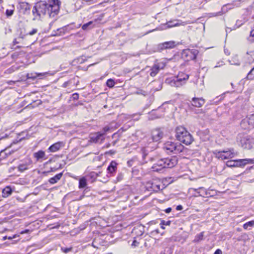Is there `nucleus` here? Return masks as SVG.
<instances>
[{
    "label": "nucleus",
    "mask_w": 254,
    "mask_h": 254,
    "mask_svg": "<svg viewBox=\"0 0 254 254\" xmlns=\"http://www.w3.org/2000/svg\"><path fill=\"white\" fill-rule=\"evenodd\" d=\"M18 236L17 235H14L12 237H10H10H7V239H8V240H12V239L16 238Z\"/></svg>",
    "instance_id": "44"
},
{
    "label": "nucleus",
    "mask_w": 254,
    "mask_h": 254,
    "mask_svg": "<svg viewBox=\"0 0 254 254\" xmlns=\"http://www.w3.org/2000/svg\"><path fill=\"white\" fill-rule=\"evenodd\" d=\"M161 225H169L170 224V221H167L165 222V221H162L161 223L160 224Z\"/></svg>",
    "instance_id": "42"
},
{
    "label": "nucleus",
    "mask_w": 254,
    "mask_h": 254,
    "mask_svg": "<svg viewBox=\"0 0 254 254\" xmlns=\"http://www.w3.org/2000/svg\"><path fill=\"white\" fill-rule=\"evenodd\" d=\"M103 135L104 133H102L101 132H96L94 134L92 135L90 137V140L94 143H97L99 141L102 142L104 139Z\"/></svg>",
    "instance_id": "16"
},
{
    "label": "nucleus",
    "mask_w": 254,
    "mask_h": 254,
    "mask_svg": "<svg viewBox=\"0 0 254 254\" xmlns=\"http://www.w3.org/2000/svg\"><path fill=\"white\" fill-rule=\"evenodd\" d=\"M117 163L115 161H112L107 168L108 173H113L116 171Z\"/></svg>",
    "instance_id": "21"
},
{
    "label": "nucleus",
    "mask_w": 254,
    "mask_h": 254,
    "mask_svg": "<svg viewBox=\"0 0 254 254\" xmlns=\"http://www.w3.org/2000/svg\"><path fill=\"white\" fill-rule=\"evenodd\" d=\"M176 42L174 41H170L168 42H165L159 45V48L161 50H164L167 49H172L176 46Z\"/></svg>",
    "instance_id": "15"
},
{
    "label": "nucleus",
    "mask_w": 254,
    "mask_h": 254,
    "mask_svg": "<svg viewBox=\"0 0 254 254\" xmlns=\"http://www.w3.org/2000/svg\"><path fill=\"white\" fill-rule=\"evenodd\" d=\"M178 158L176 156H172L170 158H165V168H172L175 166L178 163Z\"/></svg>",
    "instance_id": "10"
},
{
    "label": "nucleus",
    "mask_w": 254,
    "mask_h": 254,
    "mask_svg": "<svg viewBox=\"0 0 254 254\" xmlns=\"http://www.w3.org/2000/svg\"><path fill=\"white\" fill-rule=\"evenodd\" d=\"M72 97L73 100H76L79 98V95L78 93H75L72 94Z\"/></svg>",
    "instance_id": "37"
},
{
    "label": "nucleus",
    "mask_w": 254,
    "mask_h": 254,
    "mask_svg": "<svg viewBox=\"0 0 254 254\" xmlns=\"http://www.w3.org/2000/svg\"><path fill=\"white\" fill-rule=\"evenodd\" d=\"M203 234L204 232H202L199 233V234L195 236V239L193 240V242L197 243L200 242V241H202L203 239Z\"/></svg>",
    "instance_id": "29"
},
{
    "label": "nucleus",
    "mask_w": 254,
    "mask_h": 254,
    "mask_svg": "<svg viewBox=\"0 0 254 254\" xmlns=\"http://www.w3.org/2000/svg\"><path fill=\"white\" fill-rule=\"evenodd\" d=\"M38 30L37 29H33L31 31L29 32L28 34L30 35H33L37 32Z\"/></svg>",
    "instance_id": "38"
},
{
    "label": "nucleus",
    "mask_w": 254,
    "mask_h": 254,
    "mask_svg": "<svg viewBox=\"0 0 254 254\" xmlns=\"http://www.w3.org/2000/svg\"><path fill=\"white\" fill-rule=\"evenodd\" d=\"M248 55H250L251 56L254 57H253V60L254 61V52H250L247 53Z\"/></svg>",
    "instance_id": "50"
},
{
    "label": "nucleus",
    "mask_w": 254,
    "mask_h": 254,
    "mask_svg": "<svg viewBox=\"0 0 254 254\" xmlns=\"http://www.w3.org/2000/svg\"><path fill=\"white\" fill-rule=\"evenodd\" d=\"M205 103V100L203 98H198L194 97L192 99V105L196 107H201Z\"/></svg>",
    "instance_id": "19"
},
{
    "label": "nucleus",
    "mask_w": 254,
    "mask_h": 254,
    "mask_svg": "<svg viewBox=\"0 0 254 254\" xmlns=\"http://www.w3.org/2000/svg\"><path fill=\"white\" fill-rule=\"evenodd\" d=\"M87 186V180L85 177H83L79 180V188L83 189Z\"/></svg>",
    "instance_id": "27"
},
{
    "label": "nucleus",
    "mask_w": 254,
    "mask_h": 254,
    "mask_svg": "<svg viewBox=\"0 0 254 254\" xmlns=\"http://www.w3.org/2000/svg\"><path fill=\"white\" fill-rule=\"evenodd\" d=\"M240 141L245 148L250 149L254 146V139L249 135L245 136Z\"/></svg>",
    "instance_id": "9"
},
{
    "label": "nucleus",
    "mask_w": 254,
    "mask_h": 254,
    "mask_svg": "<svg viewBox=\"0 0 254 254\" xmlns=\"http://www.w3.org/2000/svg\"><path fill=\"white\" fill-rule=\"evenodd\" d=\"M29 230L28 229H26L24 231H22L20 232V234H25V233H28L29 232Z\"/></svg>",
    "instance_id": "51"
},
{
    "label": "nucleus",
    "mask_w": 254,
    "mask_h": 254,
    "mask_svg": "<svg viewBox=\"0 0 254 254\" xmlns=\"http://www.w3.org/2000/svg\"><path fill=\"white\" fill-rule=\"evenodd\" d=\"M254 220L249 221L243 225V228L245 229H248L249 227H254Z\"/></svg>",
    "instance_id": "30"
},
{
    "label": "nucleus",
    "mask_w": 254,
    "mask_h": 254,
    "mask_svg": "<svg viewBox=\"0 0 254 254\" xmlns=\"http://www.w3.org/2000/svg\"><path fill=\"white\" fill-rule=\"evenodd\" d=\"M116 141L114 142V145L116 143Z\"/></svg>",
    "instance_id": "61"
},
{
    "label": "nucleus",
    "mask_w": 254,
    "mask_h": 254,
    "mask_svg": "<svg viewBox=\"0 0 254 254\" xmlns=\"http://www.w3.org/2000/svg\"><path fill=\"white\" fill-rule=\"evenodd\" d=\"M12 193V190L9 187H6L3 189L2 191V196L3 197H7Z\"/></svg>",
    "instance_id": "24"
},
{
    "label": "nucleus",
    "mask_w": 254,
    "mask_h": 254,
    "mask_svg": "<svg viewBox=\"0 0 254 254\" xmlns=\"http://www.w3.org/2000/svg\"><path fill=\"white\" fill-rule=\"evenodd\" d=\"M179 21H180L178 20H172V21H170L167 22L166 24L163 25L162 26L161 29L164 30V29H166L167 28H172V27H173L175 26H178L181 25H184L186 24L185 22L180 23Z\"/></svg>",
    "instance_id": "13"
},
{
    "label": "nucleus",
    "mask_w": 254,
    "mask_h": 254,
    "mask_svg": "<svg viewBox=\"0 0 254 254\" xmlns=\"http://www.w3.org/2000/svg\"><path fill=\"white\" fill-rule=\"evenodd\" d=\"M230 64L232 65H240V62L238 59L237 56H235L232 58L229 61Z\"/></svg>",
    "instance_id": "28"
},
{
    "label": "nucleus",
    "mask_w": 254,
    "mask_h": 254,
    "mask_svg": "<svg viewBox=\"0 0 254 254\" xmlns=\"http://www.w3.org/2000/svg\"><path fill=\"white\" fill-rule=\"evenodd\" d=\"M68 83H69V81H66V82H64L62 85V87H64V88L66 87L67 86V85H68Z\"/></svg>",
    "instance_id": "46"
},
{
    "label": "nucleus",
    "mask_w": 254,
    "mask_h": 254,
    "mask_svg": "<svg viewBox=\"0 0 254 254\" xmlns=\"http://www.w3.org/2000/svg\"><path fill=\"white\" fill-rule=\"evenodd\" d=\"M139 245V242H138L136 240H134L131 244L132 247H135L138 246Z\"/></svg>",
    "instance_id": "39"
},
{
    "label": "nucleus",
    "mask_w": 254,
    "mask_h": 254,
    "mask_svg": "<svg viewBox=\"0 0 254 254\" xmlns=\"http://www.w3.org/2000/svg\"><path fill=\"white\" fill-rule=\"evenodd\" d=\"M163 225H162V226H161V228H162V229H165V227L163 226Z\"/></svg>",
    "instance_id": "57"
},
{
    "label": "nucleus",
    "mask_w": 254,
    "mask_h": 254,
    "mask_svg": "<svg viewBox=\"0 0 254 254\" xmlns=\"http://www.w3.org/2000/svg\"><path fill=\"white\" fill-rule=\"evenodd\" d=\"M33 156L36 159L37 161L43 159L45 156V152L42 150H39L37 152L34 153Z\"/></svg>",
    "instance_id": "23"
},
{
    "label": "nucleus",
    "mask_w": 254,
    "mask_h": 254,
    "mask_svg": "<svg viewBox=\"0 0 254 254\" xmlns=\"http://www.w3.org/2000/svg\"><path fill=\"white\" fill-rule=\"evenodd\" d=\"M107 86L110 88L113 87L115 85V82L113 79H109L107 81Z\"/></svg>",
    "instance_id": "32"
},
{
    "label": "nucleus",
    "mask_w": 254,
    "mask_h": 254,
    "mask_svg": "<svg viewBox=\"0 0 254 254\" xmlns=\"http://www.w3.org/2000/svg\"><path fill=\"white\" fill-rule=\"evenodd\" d=\"M14 10L6 9L5 14L7 17L11 16L13 14Z\"/></svg>",
    "instance_id": "35"
},
{
    "label": "nucleus",
    "mask_w": 254,
    "mask_h": 254,
    "mask_svg": "<svg viewBox=\"0 0 254 254\" xmlns=\"http://www.w3.org/2000/svg\"><path fill=\"white\" fill-rule=\"evenodd\" d=\"M214 254H222V251L220 249H217Z\"/></svg>",
    "instance_id": "49"
},
{
    "label": "nucleus",
    "mask_w": 254,
    "mask_h": 254,
    "mask_svg": "<svg viewBox=\"0 0 254 254\" xmlns=\"http://www.w3.org/2000/svg\"><path fill=\"white\" fill-rule=\"evenodd\" d=\"M17 8L19 12L23 14H29L30 12V5L27 2H19Z\"/></svg>",
    "instance_id": "11"
},
{
    "label": "nucleus",
    "mask_w": 254,
    "mask_h": 254,
    "mask_svg": "<svg viewBox=\"0 0 254 254\" xmlns=\"http://www.w3.org/2000/svg\"><path fill=\"white\" fill-rule=\"evenodd\" d=\"M198 51L196 49H186L183 51L182 57L186 61L194 60L196 59Z\"/></svg>",
    "instance_id": "8"
},
{
    "label": "nucleus",
    "mask_w": 254,
    "mask_h": 254,
    "mask_svg": "<svg viewBox=\"0 0 254 254\" xmlns=\"http://www.w3.org/2000/svg\"><path fill=\"white\" fill-rule=\"evenodd\" d=\"M1 1V0H0V1Z\"/></svg>",
    "instance_id": "63"
},
{
    "label": "nucleus",
    "mask_w": 254,
    "mask_h": 254,
    "mask_svg": "<svg viewBox=\"0 0 254 254\" xmlns=\"http://www.w3.org/2000/svg\"><path fill=\"white\" fill-rule=\"evenodd\" d=\"M247 78L249 80H252L254 78V67L248 73Z\"/></svg>",
    "instance_id": "31"
},
{
    "label": "nucleus",
    "mask_w": 254,
    "mask_h": 254,
    "mask_svg": "<svg viewBox=\"0 0 254 254\" xmlns=\"http://www.w3.org/2000/svg\"><path fill=\"white\" fill-rule=\"evenodd\" d=\"M151 72L150 75L152 77H154L159 72L160 70V67L157 64H155L151 68Z\"/></svg>",
    "instance_id": "25"
},
{
    "label": "nucleus",
    "mask_w": 254,
    "mask_h": 254,
    "mask_svg": "<svg viewBox=\"0 0 254 254\" xmlns=\"http://www.w3.org/2000/svg\"><path fill=\"white\" fill-rule=\"evenodd\" d=\"M62 250L65 253H67L70 251L71 249L70 248H65V249L62 248Z\"/></svg>",
    "instance_id": "43"
},
{
    "label": "nucleus",
    "mask_w": 254,
    "mask_h": 254,
    "mask_svg": "<svg viewBox=\"0 0 254 254\" xmlns=\"http://www.w3.org/2000/svg\"><path fill=\"white\" fill-rule=\"evenodd\" d=\"M123 178V175L122 174H119L117 177V180L120 181L122 180Z\"/></svg>",
    "instance_id": "41"
},
{
    "label": "nucleus",
    "mask_w": 254,
    "mask_h": 254,
    "mask_svg": "<svg viewBox=\"0 0 254 254\" xmlns=\"http://www.w3.org/2000/svg\"><path fill=\"white\" fill-rule=\"evenodd\" d=\"M31 164L27 163H22L18 165L17 169L18 171L20 172H23L25 170H27L29 169L28 166L30 165Z\"/></svg>",
    "instance_id": "26"
},
{
    "label": "nucleus",
    "mask_w": 254,
    "mask_h": 254,
    "mask_svg": "<svg viewBox=\"0 0 254 254\" xmlns=\"http://www.w3.org/2000/svg\"><path fill=\"white\" fill-rule=\"evenodd\" d=\"M247 122L250 127H254V114L250 115L247 119L242 121L241 125Z\"/></svg>",
    "instance_id": "20"
},
{
    "label": "nucleus",
    "mask_w": 254,
    "mask_h": 254,
    "mask_svg": "<svg viewBox=\"0 0 254 254\" xmlns=\"http://www.w3.org/2000/svg\"><path fill=\"white\" fill-rule=\"evenodd\" d=\"M136 94H138V95H143L144 96H145L147 95V92H145V91L142 90V89H138L136 91Z\"/></svg>",
    "instance_id": "34"
},
{
    "label": "nucleus",
    "mask_w": 254,
    "mask_h": 254,
    "mask_svg": "<svg viewBox=\"0 0 254 254\" xmlns=\"http://www.w3.org/2000/svg\"><path fill=\"white\" fill-rule=\"evenodd\" d=\"M116 134H117V133H114V134H113V135H112V137H114V136H115Z\"/></svg>",
    "instance_id": "56"
},
{
    "label": "nucleus",
    "mask_w": 254,
    "mask_h": 254,
    "mask_svg": "<svg viewBox=\"0 0 254 254\" xmlns=\"http://www.w3.org/2000/svg\"><path fill=\"white\" fill-rule=\"evenodd\" d=\"M164 168H165V158L159 160L157 163L154 164L152 167L153 171L157 172H160Z\"/></svg>",
    "instance_id": "12"
},
{
    "label": "nucleus",
    "mask_w": 254,
    "mask_h": 254,
    "mask_svg": "<svg viewBox=\"0 0 254 254\" xmlns=\"http://www.w3.org/2000/svg\"><path fill=\"white\" fill-rule=\"evenodd\" d=\"M163 133L160 129H155L152 131V138L154 141L160 140L163 137Z\"/></svg>",
    "instance_id": "14"
},
{
    "label": "nucleus",
    "mask_w": 254,
    "mask_h": 254,
    "mask_svg": "<svg viewBox=\"0 0 254 254\" xmlns=\"http://www.w3.org/2000/svg\"><path fill=\"white\" fill-rule=\"evenodd\" d=\"M171 210L172 208L171 207H168L165 210V212L166 213H169L170 212H171Z\"/></svg>",
    "instance_id": "45"
},
{
    "label": "nucleus",
    "mask_w": 254,
    "mask_h": 254,
    "mask_svg": "<svg viewBox=\"0 0 254 254\" xmlns=\"http://www.w3.org/2000/svg\"><path fill=\"white\" fill-rule=\"evenodd\" d=\"M190 190H193L194 191H197L198 190H203V193L202 194H201V196H203V197H209V196H212L213 195V194H211L210 191H213V190H206L203 187H199L198 188H197V189H195V188H191L190 189Z\"/></svg>",
    "instance_id": "18"
},
{
    "label": "nucleus",
    "mask_w": 254,
    "mask_h": 254,
    "mask_svg": "<svg viewBox=\"0 0 254 254\" xmlns=\"http://www.w3.org/2000/svg\"><path fill=\"white\" fill-rule=\"evenodd\" d=\"M63 176V173H60L58 174H57L54 177L50 178L49 180V182L51 184H55L59 181L62 177Z\"/></svg>",
    "instance_id": "22"
},
{
    "label": "nucleus",
    "mask_w": 254,
    "mask_h": 254,
    "mask_svg": "<svg viewBox=\"0 0 254 254\" xmlns=\"http://www.w3.org/2000/svg\"><path fill=\"white\" fill-rule=\"evenodd\" d=\"M18 43V42H17L15 39L13 41V43L14 45L17 44Z\"/></svg>",
    "instance_id": "53"
},
{
    "label": "nucleus",
    "mask_w": 254,
    "mask_h": 254,
    "mask_svg": "<svg viewBox=\"0 0 254 254\" xmlns=\"http://www.w3.org/2000/svg\"><path fill=\"white\" fill-rule=\"evenodd\" d=\"M189 75L188 74L181 73L177 77L171 80L170 84L172 86L180 87L185 83V81L189 79Z\"/></svg>",
    "instance_id": "6"
},
{
    "label": "nucleus",
    "mask_w": 254,
    "mask_h": 254,
    "mask_svg": "<svg viewBox=\"0 0 254 254\" xmlns=\"http://www.w3.org/2000/svg\"><path fill=\"white\" fill-rule=\"evenodd\" d=\"M93 24L92 21H89L85 24H84L82 26V29L84 30H86L88 29V27L91 26Z\"/></svg>",
    "instance_id": "33"
},
{
    "label": "nucleus",
    "mask_w": 254,
    "mask_h": 254,
    "mask_svg": "<svg viewBox=\"0 0 254 254\" xmlns=\"http://www.w3.org/2000/svg\"><path fill=\"white\" fill-rule=\"evenodd\" d=\"M60 4L59 0H49L48 2H41L34 7L32 12L34 15L36 13L39 16L47 14L50 17H54L59 13Z\"/></svg>",
    "instance_id": "1"
},
{
    "label": "nucleus",
    "mask_w": 254,
    "mask_h": 254,
    "mask_svg": "<svg viewBox=\"0 0 254 254\" xmlns=\"http://www.w3.org/2000/svg\"><path fill=\"white\" fill-rule=\"evenodd\" d=\"M163 148L168 153L178 154L183 152L185 147L180 143L167 141L164 144Z\"/></svg>",
    "instance_id": "3"
},
{
    "label": "nucleus",
    "mask_w": 254,
    "mask_h": 254,
    "mask_svg": "<svg viewBox=\"0 0 254 254\" xmlns=\"http://www.w3.org/2000/svg\"><path fill=\"white\" fill-rule=\"evenodd\" d=\"M1 139V138H0V140Z\"/></svg>",
    "instance_id": "62"
},
{
    "label": "nucleus",
    "mask_w": 254,
    "mask_h": 254,
    "mask_svg": "<svg viewBox=\"0 0 254 254\" xmlns=\"http://www.w3.org/2000/svg\"><path fill=\"white\" fill-rule=\"evenodd\" d=\"M7 239V236H4V237H3V239H3V240H6V239Z\"/></svg>",
    "instance_id": "54"
},
{
    "label": "nucleus",
    "mask_w": 254,
    "mask_h": 254,
    "mask_svg": "<svg viewBox=\"0 0 254 254\" xmlns=\"http://www.w3.org/2000/svg\"><path fill=\"white\" fill-rule=\"evenodd\" d=\"M195 191L197 193H198L199 196H201V194H202V193H203V190H198L197 191Z\"/></svg>",
    "instance_id": "52"
},
{
    "label": "nucleus",
    "mask_w": 254,
    "mask_h": 254,
    "mask_svg": "<svg viewBox=\"0 0 254 254\" xmlns=\"http://www.w3.org/2000/svg\"><path fill=\"white\" fill-rule=\"evenodd\" d=\"M110 130V127H105L103 128V132H102V133H104V135L105 134V133L107 131H108Z\"/></svg>",
    "instance_id": "40"
},
{
    "label": "nucleus",
    "mask_w": 254,
    "mask_h": 254,
    "mask_svg": "<svg viewBox=\"0 0 254 254\" xmlns=\"http://www.w3.org/2000/svg\"><path fill=\"white\" fill-rule=\"evenodd\" d=\"M218 15H221V12H218Z\"/></svg>",
    "instance_id": "59"
},
{
    "label": "nucleus",
    "mask_w": 254,
    "mask_h": 254,
    "mask_svg": "<svg viewBox=\"0 0 254 254\" xmlns=\"http://www.w3.org/2000/svg\"><path fill=\"white\" fill-rule=\"evenodd\" d=\"M176 209L177 210H182L183 209V206L181 205L177 206Z\"/></svg>",
    "instance_id": "48"
},
{
    "label": "nucleus",
    "mask_w": 254,
    "mask_h": 254,
    "mask_svg": "<svg viewBox=\"0 0 254 254\" xmlns=\"http://www.w3.org/2000/svg\"><path fill=\"white\" fill-rule=\"evenodd\" d=\"M15 168H10V169H13L14 170Z\"/></svg>",
    "instance_id": "60"
},
{
    "label": "nucleus",
    "mask_w": 254,
    "mask_h": 254,
    "mask_svg": "<svg viewBox=\"0 0 254 254\" xmlns=\"http://www.w3.org/2000/svg\"><path fill=\"white\" fill-rule=\"evenodd\" d=\"M64 146L63 142H57L51 145L48 150L50 152H54L59 150L61 147Z\"/></svg>",
    "instance_id": "17"
},
{
    "label": "nucleus",
    "mask_w": 254,
    "mask_h": 254,
    "mask_svg": "<svg viewBox=\"0 0 254 254\" xmlns=\"http://www.w3.org/2000/svg\"><path fill=\"white\" fill-rule=\"evenodd\" d=\"M145 188L148 191L157 192L163 190L164 187L160 180L150 181L146 183Z\"/></svg>",
    "instance_id": "5"
},
{
    "label": "nucleus",
    "mask_w": 254,
    "mask_h": 254,
    "mask_svg": "<svg viewBox=\"0 0 254 254\" xmlns=\"http://www.w3.org/2000/svg\"><path fill=\"white\" fill-rule=\"evenodd\" d=\"M249 41L252 42H254V29L251 31Z\"/></svg>",
    "instance_id": "36"
},
{
    "label": "nucleus",
    "mask_w": 254,
    "mask_h": 254,
    "mask_svg": "<svg viewBox=\"0 0 254 254\" xmlns=\"http://www.w3.org/2000/svg\"><path fill=\"white\" fill-rule=\"evenodd\" d=\"M176 137L178 140L187 145L190 144L193 138L190 133L183 127H178L176 128Z\"/></svg>",
    "instance_id": "2"
},
{
    "label": "nucleus",
    "mask_w": 254,
    "mask_h": 254,
    "mask_svg": "<svg viewBox=\"0 0 254 254\" xmlns=\"http://www.w3.org/2000/svg\"><path fill=\"white\" fill-rule=\"evenodd\" d=\"M17 241H14L13 242H12V244H15L16 243Z\"/></svg>",
    "instance_id": "58"
},
{
    "label": "nucleus",
    "mask_w": 254,
    "mask_h": 254,
    "mask_svg": "<svg viewBox=\"0 0 254 254\" xmlns=\"http://www.w3.org/2000/svg\"><path fill=\"white\" fill-rule=\"evenodd\" d=\"M155 231L156 232V233H159V230L158 229L156 230Z\"/></svg>",
    "instance_id": "55"
},
{
    "label": "nucleus",
    "mask_w": 254,
    "mask_h": 254,
    "mask_svg": "<svg viewBox=\"0 0 254 254\" xmlns=\"http://www.w3.org/2000/svg\"><path fill=\"white\" fill-rule=\"evenodd\" d=\"M238 155V153L234 151V149L232 148L228 150H223L219 151L217 154V157L219 159L222 160L227 159L229 158H232Z\"/></svg>",
    "instance_id": "7"
},
{
    "label": "nucleus",
    "mask_w": 254,
    "mask_h": 254,
    "mask_svg": "<svg viewBox=\"0 0 254 254\" xmlns=\"http://www.w3.org/2000/svg\"><path fill=\"white\" fill-rule=\"evenodd\" d=\"M142 152L143 153V157L144 158L145 156L147 155V153L145 152V148H142L141 149Z\"/></svg>",
    "instance_id": "47"
},
{
    "label": "nucleus",
    "mask_w": 254,
    "mask_h": 254,
    "mask_svg": "<svg viewBox=\"0 0 254 254\" xmlns=\"http://www.w3.org/2000/svg\"><path fill=\"white\" fill-rule=\"evenodd\" d=\"M254 164V159H243L229 160L226 165L228 167H244L248 164Z\"/></svg>",
    "instance_id": "4"
}]
</instances>
